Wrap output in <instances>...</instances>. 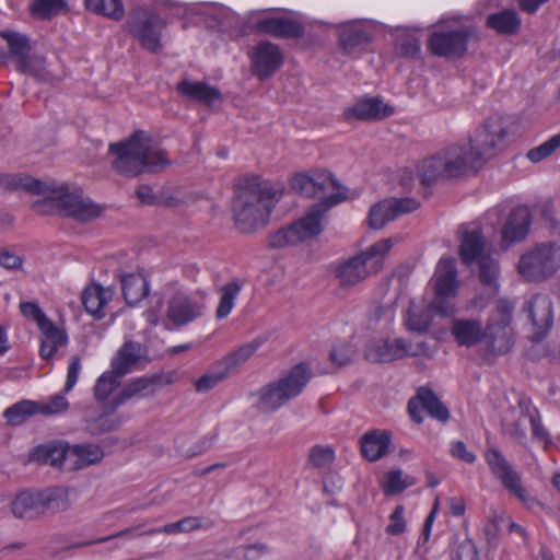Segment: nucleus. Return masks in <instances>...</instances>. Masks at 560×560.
Returning <instances> with one entry per match:
<instances>
[{
	"label": "nucleus",
	"mask_w": 560,
	"mask_h": 560,
	"mask_svg": "<svg viewBox=\"0 0 560 560\" xmlns=\"http://www.w3.org/2000/svg\"><path fill=\"white\" fill-rule=\"evenodd\" d=\"M506 135L502 118L486 119L467 143L447 145L424 159L418 167L421 183L430 186L440 180L476 173L489 159L503 150Z\"/></svg>",
	"instance_id": "nucleus-1"
},
{
	"label": "nucleus",
	"mask_w": 560,
	"mask_h": 560,
	"mask_svg": "<svg viewBox=\"0 0 560 560\" xmlns=\"http://www.w3.org/2000/svg\"><path fill=\"white\" fill-rule=\"evenodd\" d=\"M12 190H24L33 195H48V202L57 211L68 218L80 222H88L98 218L103 208L83 196L80 188L70 190L68 185L56 186L25 174L8 175L1 182Z\"/></svg>",
	"instance_id": "nucleus-2"
},
{
	"label": "nucleus",
	"mask_w": 560,
	"mask_h": 560,
	"mask_svg": "<svg viewBox=\"0 0 560 560\" xmlns=\"http://www.w3.org/2000/svg\"><path fill=\"white\" fill-rule=\"evenodd\" d=\"M108 151L114 156L113 170L127 177L158 173L171 164L166 152L158 148L151 136L143 130H137L128 138L110 143Z\"/></svg>",
	"instance_id": "nucleus-3"
},
{
	"label": "nucleus",
	"mask_w": 560,
	"mask_h": 560,
	"mask_svg": "<svg viewBox=\"0 0 560 560\" xmlns=\"http://www.w3.org/2000/svg\"><path fill=\"white\" fill-rule=\"evenodd\" d=\"M277 196L278 190L259 176L240 178L232 201L236 228L242 233H250L264 226L275 207Z\"/></svg>",
	"instance_id": "nucleus-4"
},
{
	"label": "nucleus",
	"mask_w": 560,
	"mask_h": 560,
	"mask_svg": "<svg viewBox=\"0 0 560 560\" xmlns=\"http://www.w3.org/2000/svg\"><path fill=\"white\" fill-rule=\"evenodd\" d=\"M312 376V371L306 363L294 365L278 381L270 382L256 393V408L264 413L278 410L288 401L298 397Z\"/></svg>",
	"instance_id": "nucleus-5"
},
{
	"label": "nucleus",
	"mask_w": 560,
	"mask_h": 560,
	"mask_svg": "<svg viewBox=\"0 0 560 560\" xmlns=\"http://www.w3.org/2000/svg\"><path fill=\"white\" fill-rule=\"evenodd\" d=\"M69 508L68 490L62 487L22 491L11 503L13 515L26 520L37 518L46 513L62 512Z\"/></svg>",
	"instance_id": "nucleus-6"
},
{
	"label": "nucleus",
	"mask_w": 560,
	"mask_h": 560,
	"mask_svg": "<svg viewBox=\"0 0 560 560\" xmlns=\"http://www.w3.org/2000/svg\"><path fill=\"white\" fill-rule=\"evenodd\" d=\"M338 203H340L338 196L330 197L323 203H315L310 208L304 218L270 234L269 246L271 248H283L319 235L323 232V217L330 208Z\"/></svg>",
	"instance_id": "nucleus-7"
},
{
	"label": "nucleus",
	"mask_w": 560,
	"mask_h": 560,
	"mask_svg": "<svg viewBox=\"0 0 560 560\" xmlns=\"http://www.w3.org/2000/svg\"><path fill=\"white\" fill-rule=\"evenodd\" d=\"M393 246L392 238H384L360 254L342 262L337 269V277L343 288L353 287L383 266V257Z\"/></svg>",
	"instance_id": "nucleus-8"
},
{
	"label": "nucleus",
	"mask_w": 560,
	"mask_h": 560,
	"mask_svg": "<svg viewBox=\"0 0 560 560\" xmlns=\"http://www.w3.org/2000/svg\"><path fill=\"white\" fill-rule=\"evenodd\" d=\"M559 246L556 243H541L523 254L518 261L520 273L528 281H541L552 276L559 268Z\"/></svg>",
	"instance_id": "nucleus-9"
},
{
	"label": "nucleus",
	"mask_w": 560,
	"mask_h": 560,
	"mask_svg": "<svg viewBox=\"0 0 560 560\" xmlns=\"http://www.w3.org/2000/svg\"><path fill=\"white\" fill-rule=\"evenodd\" d=\"M129 33L139 40L142 48L152 54L162 50L161 34L166 21L158 13L144 8L135 9L127 22Z\"/></svg>",
	"instance_id": "nucleus-10"
},
{
	"label": "nucleus",
	"mask_w": 560,
	"mask_h": 560,
	"mask_svg": "<svg viewBox=\"0 0 560 560\" xmlns=\"http://www.w3.org/2000/svg\"><path fill=\"white\" fill-rule=\"evenodd\" d=\"M435 298L429 305L430 315H453L457 310L450 302L458 288L456 261L452 257L439 260L435 273Z\"/></svg>",
	"instance_id": "nucleus-11"
},
{
	"label": "nucleus",
	"mask_w": 560,
	"mask_h": 560,
	"mask_svg": "<svg viewBox=\"0 0 560 560\" xmlns=\"http://www.w3.org/2000/svg\"><path fill=\"white\" fill-rule=\"evenodd\" d=\"M292 188L307 197H319L318 203H323L334 196L340 198V202L347 197V188L327 171L317 172L314 176L306 174H296L291 180Z\"/></svg>",
	"instance_id": "nucleus-12"
},
{
	"label": "nucleus",
	"mask_w": 560,
	"mask_h": 560,
	"mask_svg": "<svg viewBox=\"0 0 560 560\" xmlns=\"http://www.w3.org/2000/svg\"><path fill=\"white\" fill-rule=\"evenodd\" d=\"M485 459L493 477L506 490L524 501L526 499V491L521 485V476L501 451L497 447H488L485 451Z\"/></svg>",
	"instance_id": "nucleus-13"
},
{
	"label": "nucleus",
	"mask_w": 560,
	"mask_h": 560,
	"mask_svg": "<svg viewBox=\"0 0 560 560\" xmlns=\"http://www.w3.org/2000/svg\"><path fill=\"white\" fill-rule=\"evenodd\" d=\"M419 206L418 200L409 197L384 199L370 209L369 225L373 230H381L397 217L417 210Z\"/></svg>",
	"instance_id": "nucleus-14"
},
{
	"label": "nucleus",
	"mask_w": 560,
	"mask_h": 560,
	"mask_svg": "<svg viewBox=\"0 0 560 560\" xmlns=\"http://www.w3.org/2000/svg\"><path fill=\"white\" fill-rule=\"evenodd\" d=\"M416 355L411 342L402 338H380L371 341L365 358L373 363H389Z\"/></svg>",
	"instance_id": "nucleus-15"
},
{
	"label": "nucleus",
	"mask_w": 560,
	"mask_h": 560,
	"mask_svg": "<svg viewBox=\"0 0 560 560\" xmlns=\"http://www.w3.org/2000/svg\"><path fill=\"white\" fill-rule=\"evenodd\" d=\"M471 35L468 27L453 31L434 32L428 45L433 55L439 57H462L467 50V43Z\"/></svg>",
	"instance_id": "nucleus-16"
},
{
	"label": "nucleus",
	"mask_w": 560,
	"mask_h": 560,
	"mask_svg": "<svg viewBox=\"0 0 560 560\" xmlns=\"http://www.w3.org/2000/svg\"><path fill=\"white\" fill-rule=\"evenodd\" d=\"M533 406L527 397H521L516 406L510 407L502 421V431L514 442L526 445L527 433L526 428L529 423Z\"/></svg>",
	"instance_id": "nucleus-17"
},
{
	"label": "nucleus",
	"mask_w": 560,
	"mask_h": 560,
	"mask_svg": "<svg viewBox=\"0 0 560 560\" xmlns=\"http://www.w3.org/2000/svg\"><path fill=\"white\" fill-rule=\"evenodd\" d=\"M253 73L260 80L270 78L283 63L278 45L268 40L259 42L249 54Z\"/></svg>",
	"instance_id": "nucleus-18"
},
{
	"label": "nucleus",
	"mask_w": 560,
	"mask_h": 560,
	"mask_svg": "<svg viewBox=\"0 0 560 560\" xmlns=\"http://www.w3.org/2000/svg\"><path fill=\"white\" fill-rule=\"evenodd\" d=\"M422 410H425L432 418L446 422L450 418L448 409L442 404L432 389L420 387L417 395L408 402V413L418 424L422 423Z\"/></svg>",
	"instance_id": "nucleus-19"
},
{
	"label": "nucleus",
	"mask_w": 560,
	"mask_h": 560,
	"mask_svg": "<svg viewBox=\"0 0 560 560\" xmlns=\"http://www.w3.org/2000/svg\"><path fill=\"white\" fill-rule=\"evenodd\" d=\"M39 328L42 338L39 355L44 360L51 359L59 348L68 345V334L63 322L54 323L50 317H34Z\"/></svg>",
	"instance_id": "nucleus-20"
},
{
	"label": "nucleus",
	"mask_w": 560,
	"mask_h": 560,
	"mask_svg": "<svg viewBox=\"0 0 560 560\" xmlns=\"http://www.w3.org/2000/svg\"><path fill=\"white\" fill-rule=\"evenodd\" d=\"M176 91L187 101L197 102L211 106L222 100V93L215 86L203 81H191L182 79L176 84Z\"/></svg>",
	"instance_id": "nucleus-21"
},
{
	"label": "nucleus",
	"mask_w": 560,
	"mask_h": 560,
	"mask_svg": "<svg viewBox=\"0 0 560 560\" xmlns=\"http://www.w3.org/2000/svg\"><path fill=\"white\" fill-rule=\"evenodd\" d=\"M394 114V108L378 97L363 98L345 109L346 119L381 120Z\"/></svg>",
	"instance_id": "nucleus-22"
},
{
	"label": "nucleus",
	"mask_w": 560,
	"mask_h": 560,
	"mask_svg": "<svg viewBox=\"0 0 560 560\" xmlns=\"http://www.w3.org/2000/svg\"><path fill=\"white\" fill-rule=\"evenodd\" d=\"M532 215L527 207L520 206L511 211L502 228V242L509 246L521 242L527 235Z\"/></svg>",
	"instance_id": "nucleus-23"
},
{
	"label": "nucleus",
	"mask_w": 560,
	"mask_h": 560,
	"mask_svg": "<svg viewBox=\"0 0 560 560\" xmlns=\"http://www.w3.org/2000/svg\"><path fill=\"white\" fill-rule=\"evenodd\" d=\"M143 348L140 342L126 340L116 351L110 361V370L118 376H126L136 370L138 363L143 358Z\"/></svg>",
	"instance_id": "nucleus-24"
},
{
	"label": "nucleus",
	"mask_w": 560,
	"mask_h": 560,
	"mask_svg": "<svg viewBox=\"0 0 560 560\" xmlns=\"http://www.w3.org/2000/svg\"><path fill=\"white\" fill-rule=\"evenodd\" d=\"M361 453L369 462H376L390 452L392 433L387 430H372L360 439Z\"/></svg>",
	"instance_id": "nucleus-25"
},
{
	"label": "nucleus",
	"mask_w": 560,
	"mask_h": 560,
	"mask_svg": "<svg viewBox=\"0 0 560 560\" xmlns=\"http://www.w3.org/2000/svg\"><path fill=\"white\" fill-rule=\"evenodd\" d=\"M255 28L259 33L269 34L278 38H299L304 34L301 23L287 18H268L256 22Z\"/></svg>",
	"instance_id": "nucleus-26"
},
{
	"label": "nucleus",
	"mask_w": 560,
	"mask_h": 560,
	"mask_svg": "<svg viewBox=\"0 0 560 560\" xmlns=\"http://www.w3.org/2000/svg\"><path fill=\"white\" fill-rule=\"evenodd\" d=\"M0 36L8 43L11 57L16 60L19 72L28 73L33 71L32 58L30 56L31 46L28 38L16 32L2 31Z\"/></svg>",
	"instance_id": "nucleus-27"
},
{
	"label": "nucleus",
	"mask_w": 560,
	"mask_h": 560,
	"mask_svg": "<svg viewBox=\"0 0 560 560\" xmlns=\"http://www.w3.org/2000/svg\"><path fill=\"white\" fill-rule=\"evenodd\" d=\"M159 381L160 376H141L131 380L112 399L110 407L116 409L135 397L153 395Z\"/></svg>",
	"instance_id": "nucleus-28"
},
{
	"label": "nucleus",
	"mask_w": 560,
	"mask_h": 560,
	"mask_svg": "<svg viewBox=\"0 0 560 560\" xmlns=\"http://www.w3.org/2000/svg\"><path fill=\"white\" fill-rule=\"evenodd\" d=\"M116 291L114 287H103L98 282H91L81 294L82 304L90 315H100L113 300Z\"/></svg>",
	"instance_id": "nucleus-29"
},
{
	"label": "nucleus",
	"mask_w": 560,
	"mask_h": 560,
	"mask_svg": "<svg viewBox=\"0 0 560 560\" xmlns=\"http://www.w3.org/2000/svg\"><path fill=\"white\" fill-rule=\"evenodd\" d=\"M451 332L458 346L472 347L485 339V328L475 318H454Z\"/></svg>",
	"instance_id": "nucleus-30"
},
{
	"label": "nucleus",
	"mask_w": 560,
	"mask_h": 560,
	"mask_svg": "<svg viewBox=\"0 0 560 560\" xmlns=\"http://www.w3.org/2000/svg\"><path fill=\"white\" fill-rule=\"evenodd\" d=\"M486 241L481 230L464 231L460 236L458 255L462 262L471 266L475 261L488 254L485 253Z\"/></svg>",
	"instance_id": "nucleus-31"
},
{
	"label": "nucleus",
	"mask_w": 560,
	"mask_h": 560,
	"mask_svg": "<svg viewBox=\"0 0 560 560\" xmlns=\"http://www.w3.org/2000/svg\"><path fill=\"white\" fill-rule=\"evenodd\" d=\"M119 280L127 305L136 306L149 295L150 283L141 273H121Z\"/></svg>",
	"instance_id": "nucleus-32"
},
{
	"label": "nucleus",
	"mask_w": 560,
	"mask_h": 560,
	"mask_svg": "<svg viewBox=\"0 0 560 560\" xmlns=\"http://www.w3.org/2000/svg\"><path fill=\"white\" fill-rule=\"evenodd\" d=\"M32 462L67 469L70 464L69 446L45 444L36 446L30 455Z\"/></svg>",
	"instance_id": "nucleus-33"
},
{
	"label": "nucleus",
	"mask_w": 560,
	"mask_h": 560,
	"mask_svg": "<svg viewBox=\"0 0 560 560\" xmlns=\"http://www.w3.org/2000/svg\"><path fill=\"white\" fill-rule=\"evenodd\" d=\"M489 351L494 354H503L513 346L512 332L506 323L498 322L485 328V339Z\"/></svg>",
	"instance_id": "nucleus-34"
},
{
	"label": "nucleus",
	"mask_w": 560,
	"mask_h": 560,
	"mask_svg": "<svg viewBox=\"0 0 560 560\" xmlns=\"http://www.w3.org/2000/svg\"><path fill=\"white\" fill-rule=\"evenodd\" d=\"M104 451L95 444H82L69 446L70 464L68 470H79L95 465L104 458Z\"/></svg>",
	"instance_id": "nucleus-35"
},
{
	"label": "nucleus",
	"mask_w": 560,
	"mask_h": 560,
	"mask_svg": "<svg viewBox=\"0 0 560 560\" xmlns=\"http://www.w3.org/2000/svg\"><path fill=\"white\" fill-rule=\"evenodd\" d=\"M487 27L502 35L516 34L521 27V19L514 9H503L491 13L486 20Z\"/></svg>",
	"instance_id": "nucleus-36"
},
{
	"label": "nucleus",
	"mask_w": 560,
	"mask_h": 560,
	"mask_svg": "<svg viewBox=\"0 0 560 560\" xmlns=\"http://www.w3.org/2000/svg\"><path fill=\"white\" fill-rule=\"evenodd\" d=\"M203 298L205 294H201L197 300L178 291L170 300L166 315H200L205 311Z\"/></svg>",
	"instance_id": "nucleus-37"
},
{
	"label": "nucleus",
	"mask_w": 560,
	"mask_h": 560,
	"mask_svg": "<svg viewBox=\"0 0 560 560\" xmlns=\"http://www.w3.org/2000/svg\"><path fill=\"white\" fill-rule=\"evenodd\" d=\"M371 38V34L357 23H347L339 31V45L347 54L361 45L368 44Z\"/></svg>",
	"instance_id": "nucleus-38"
},
{
	"label": "nucleus",
	"mask_w": 560,
	"mask_h": 560,
	"mask_svg": "<svg viewBox=\"0 0 560 560\" xmlns=\"http://www.w3.org/2000/svg\"><path fill=\"white\" fill-rule=\"evenodd\" d=\"M384 294L378 300V307L376 315H385L389 313L400 312L406 315H412L410 310L411 301L401 295L399 292L390 293L387 288H382Z\"/></svg>",
	"instance_id": "nucleus-39"
},
{
	"label": "nucleus",
	"mask_w": 560,
	"mask_h": 560,
	"mask_svg": "<svg viewBox=\"0 0 560 560\" xmlns=\"http://www.w3.org/2000/svg\"><path fill=\"white\" fill-rule=\"evenodd\" d=\"M477 261L480 282L486 285L492 294H497L499 290L498 278L500 275L499 261L489 254Z\"/></svg>",
	"instance_id": "nucleus-40"
},
{
	"label": "nucleus",
	"mask_w": 560,
	"mask_h": 560,
	"mask_svg": "<svg viewBox=\"0 0 560 560\" xmlns=\"http://www.w3.org/2000/svg\"><path fill=\"white\" fill-rule=\"evenodd\" d=\"M203 527L202 518L199 516H187L177 522L165 524L161 527L151 528L141 535L151 536L155 534L174 535L180 533H191Z\"/></svg>",
	"instance_id": "nucleus-41"
},
{
	"label": "nucleus",
	"mask_w": 560,
	"mask_h": 560,
	"mask_svg": "<svg viewBox=\"0 0 560 560\" xmlns=\"http://www.w3.org/2000/svg\"><path fill=\"white\" fill-rule=\"evenodd\" d=\"M552 326V317H525L522 329L529 341L538 343L548 336Z\"/></svg>",
	"instance_id": "nucleus-42"
},
{
	"label": "nucleus",
	"mask_w": 560,
	"mask_h": 560,
	"mask_svg": "<svg viewBox=\"0 0 560 560\" xmlns=\"http://www.w3.org/2000/svg\"><path fill=\"white\" fill-rule=\"evenodd\" d=\"M37 413V401L21 400L7 408L3 412V417L9 425L16 427L21 425L28 418Z\"/></svg>",
	"instance_id": "nucleus-43"
},
{
	"label": "nucleus",
	"mask_w": 560,
	"mask_h": 560,
	"mask_svg": "<svg viewBox=\"0 0 560 560\" xmlns=\"http://www.w3.org/2000/svg\"><path fill=\"white\" fill-rule=\"evenodd\" d=\"M258 343H246L235 351L226 354L222 360L218 361L228 375L236 371L244 364L257 350Z\"/></svg>",
	"instance_id": "nucleus-44"
},
{
	"label": "nucleus",
	"mask_w": 560,
	"mask_h": 560,
	"mask_svg": "<svg viewBox=\"0 0 560 560\" xmlns=\"http://www.w3.org/2000/svg\"><path fill=\"white\" fill-rule=\"evenodd\" d=\"M85 8L96 14L119 21L125 15L120 0H85Z\"/></svg>",
	"instance_id": "nucleus-45"
},
{
	"label": "nucleus",
	"mask_w": 560,
	"mask_h": 560,
	"mask_svg": "<svg viewBox=\"0 0 560 560\" xmlns=\"http://www.w3.org/2000/svg\"><path fill=\"white\" fill-rule=\"evenodd\" d=\"M31 11L34 16L50 20L52 16L66 13L68 3L66 0H33Z\"/></svg>",
	"instance_id": "nucleus-46"
},
{
	"label": "nucleus",
	"mask_w": 560,
	"mask_h": 560,
	"mask_svg": "<svg viewBox=\"0 0 560 560\" xmlns=\"http://www.w3.org/2000/svg\"><path fill=\"white\" fill-rule=\"evenodd\" d=\"M122 377L113 370L104 372L94 385V397L98 402H104L110 394L120 385Z\"/></svg>",
	"instance_id": "nucleus-47"
},
{
	"label": "nucleus",
	"mask_w": 560,
	"mask_h": 560,
	"mask_svg": "<svg viewBox=\"0 0 560 560\" xmlns=\"http://www.w3.org/2000/svg\"><path fill=\"white\" fill-rule=\"evenodd\" d=\"M240 291L241 287L236 281L224 284L220 290V302L215 315H229L234 307Z\"/></svg>",
	"instance_id": "nucleus-48"
},
{
	"label": "nucleus",
	"mask_w": 560,
	"mask_h": 560,
	"mask_svg": "<svg viewBox=\"0 0 560 560\" xmlns=\"http://www.w3.org/2000/svg\"><path fill=\"white\" fill-rule=\"evenodd\" d=\"M228 377V374L222 366L217 362L212 370L202 375L200 378L195 381V388L198 393H207L214 388L223 380Z\"/></svg>",
	"instance_id": "nucleus-49"
},
{
	"label": "nucleus",
	"mask_w": 560,
	"mask_h": 560,
	"mask_svg": "<svg viewBox=\"0 0 560 560\" xmlns=\"http://www.w3.org/2000/svg\"><path fill=\"white\" fill-rule=\"evenodd\" d=\"M523 311L528 315H552L553 308L547 294L538 293L526 301Z\"/></svg>",
	"instance_id": "nucleus-50"
},
{
	"label": "nucleus",
	"mask_w": 560,
	"mask_h": 560,
	"mask_svg": "<svg viewBox=\"0 0 560 560\" xmlns=\"http://www.w3.org/2000/svg\"><path fill=\"white\" fill-rule=\"evenodd\" d=\"M120 425V418L104 413L95 419L89 420L88 430L91 434L100 435L117 430Z\"/></svg>",
	"instance_id": "nucleus-51"
},
{
	"label": "nucleus",
	"mask_w": 560,
	"mask_h": 560,
	"mask_svg": "<svg viewBox=\"0 0 560 560\" xmlns=\"http://www.w3.org/2000/svg\"><path fill=\"white\" fill-rule=\"evenodd\" d=\"M560 148V132L549 138L540 145L530 149L526 156L533 163H538L546 158L550 156L557 149Z\"/></svg>",
	"instance_id": "nucleus-52"
},
{
	"label": "nucleus",
	"mask_w": 560,
	"mask_h": 560,
	"mask_svg": "<svg viewBox=\"0 0 560 560\" xmlns=\"http://www.w3.org/2000/svg\"><path fill=\"white\" fill-rule=\"evenodd\" d=\"M413 483L407 477L404 479L401 470H393L386 475V480L383 485L384 491L387 494H397L402 492L406 488Z\"/></svg>",
	"instance_id": "nucleus-53"
},
{
	"label": "nucleus",
	"mask_w": 560,
	"mask_h": 560,
	"mask_svg": "<svg viewBox=\"0 0 560 560\" xmlns=\"http://www.w3.org/2000/svg\"><path fill=\"white\" fill-rule=\"evenodd\" d=\"M69 402L62 394H56L47 401L37 402L38 413L51 416L66 411Z\"/></svg>",
	"instance_id": "nucleus-54"
},
{
	"label": "nucleus",
	"mask_w": 560,
	"mask_h": 560,
	"mask_svg": "<svg viewBox=\"0 0 560 560\" xmlns=\"http://www.w3.org/2000/svg\"><path fill=\"white\" fill-rule=\"evenodd\" d=\"M357 353L355 347L350 342H343L334 347L329 353L330 361L341 368L349 364Z\"/></svg>",
	"instance_id": "nucleus-55"
},
{
	"label": "nucleus",
	"mask_w": 560,
	"mask_h": 560,
	"mask_svg": "<svg viewBox=\"0 0 560 560\" xmlns=\"http://www.w3.org/2000/svg\"><path fill=\"white\" fill-rule=\"evenodd\" d=\"M335 459V452L329 446L315 445L308 454L310 463L316 468L329 466Z\"/></svg>",
	"instance_id": "nucleus-56"
},
{
	"label": "nucleus",
	"mask_w": 560,
	"mask_h": 560,
	"mask_svg": "<svg viewBox=\"0 0 560 560\" xmlns=\"http://www.w3.org/2000/svg\"><path fill=\"white\" fill-rule=\"evenodd\" d=\"M212 438L203 436L192 447H186L184 442H177L178 453L187 458L202 454L212 446Z\"/></svg>",
	"instance_id": "nucleus-57"
},
{
	"label": "nucleus",
	"mask_w": 560,
	"mask_h": 560,
	"mask_svg": "<svg viewBox=\"0 0 560 560\" xmlns=\"http://www.w3.org/2000/svg\"><path fill=\"white\" fill-rule=\"evenodd\" d=\"M397 46L400 55L407 58H413L420 51V42L412 35H407L399 38Z\"/></svg>",
	"instance_id": "nucleus-58"
},
{
	"label": "nucleus",
	"mask_w": 560,
	"mask_h": 560,
	"mask_svg": "<svg viewBox=\"0 0 560 560\" xmlns=\"http://www.w3.org/2000/svg\"><path fill=\"white\" fill-rule=\"evenodd\" d=\"M406 529V522L404 518V506L397 505L390 515L389 524L386 527V533L389 535H399Z\"/></svg>",
	"instance_id": "nucleus-59"
},
{
	"label": "nucleus",
	"mask_w": 560,
	"mask_h": 560,
	"mask_svg": "<svg viewBox=\"0 0 560 560\" xmlns=\"http://www.w3.org/2000/svg\"><path fill=\"white\" fill-rule=\"evenodd\" d=\"M81 372V359L79 355L72 357L67 371V380L63 388V393L67 394L72 390L75 386L79 375Z\"/></svg>",
	"instance_id": "nucleus-60"
},
{
	"label": "nucleus",
	"mask_w": 560,
	"mask_h": 560,
	"mask_svg": "<svg viewBox=\"0 0 560 560\" xmlns=\"http://www.w3.org/2000/svg\"><path fill=\"white\" fill-rule=\"evenodd\" d=\"M404 326L413 334H425L431 326V317H405Z\"/></svg>",
	"instance_id": "nucleus-61"
},
{
	"label": "nucleus",
	"mask_w": 560,
	"mask_h": 560,
	"mask_svg": "<svg viewBox=\"0 0 560 560\" xmlns=\"http://www.w3.org/2000/svg\"><path fill=\"white\" fill-rule=\"evenodd\" d=\"M450 452L453 457L467 464H472L476 460V455L467 450V446L463 441L453 442Z\"/></svg>",
	"instance_id": "nucleus-62"
},
{
	"label": "nucleus",
	"mask_w": 560,
	"mask_h": 560,
	"mask_svg": "<svg viewBox=\"0 0 560 560\" xmlns=\"http://www.w3.org/2000/svg\"><path fill=\"white\" fill-rule=\"evenodd\" d=\"M23 259L21 256L15 255L14 253L8 249H0V266L9 269L16 270L22 267Z\"/></svg>",
	"instance_id": "nucleus-63"
},
{
	"label": "nucleus",
	"mask_w": 560,
	"mask_h": 560,
	"mask_svg": "<svg viewBox=\"0 0 560 560\" xmlns=\"http://www.w3.org/2000/svg\"><path fill=\"white\" fill-rule=\"evenodd\" d=\"M454 560H479L478 550L471 540L464 541L457 550Z\"/></svg>",
	"instance_id": "nucleus-64"
}]
</instances>
